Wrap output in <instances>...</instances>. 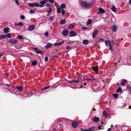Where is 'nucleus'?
Returning <instances> with one entry per match:
<instances>
[{
  "instance_id": "f257e3e1",
  "label": "nucleus",
  "mask_w": 131,
  "mask_h": 131,
  "mask_svg": "<svg viewBox=\"0 0 131 131\" xmlns=\"http://www.w3.org/2000/svg\"><path fill=\"white\" fill-rule=\"evenodd\" d=\"M81 5L83 7L88 8L90 7L91 5V4L82 1L81 2Z\"/></svg>"
},
{
  "instance_id": "f03ea898",
  "label": "nucleus",
  "mask_w": 131,
  "mask_h": 131,
  "mask_svg": "<svg viewBox=\"0 0 131 131\" xmlns=\"http://www.w3.org/2000/svg\"><path fill=\"white\" fill-rule=\"evenodd\" d=\"M18 42V41L16 40L11 39H9L7 42L8 43H11L12 44H14L17 43Z\"/></svg>"
},
{
  "instance_id": "7ed1b4c3",
  "label": "nucleus",
  "mask_w": 131,
  "mask_h": 131,
  "mask_svg": "<svg viewBox=\"0 0 131 131\" xmlns=\"http://www.w3.org/2000/svg\"><path fill=\"white\" fill-rule=\"evenodd\" d=\"M79 125V123L77 121H74L72 123V126L74 128H76Z\"/></svg>"
},
{
  "instance_id": "20e7f679",
  "label": "nucleus",
  "mask_w": 131,
  "mask_h": 131,
  "mask_svg": "<svg viewBox=\"0 0 131 131\" xmlns=\"http://www.w3.org/2000/svg\"><path fill=\"white\" fill-rule=\"evenodd\" d=\"M35 28V26L34 25H31L29 26L28 28V30L29 31H31L33 30Z\"/></svg>"
},
{
  "instance_id": "39448f33",
  "label": "nucleus",
  "mask_w": 131,
  "mask_h": 131,
  "mask_svg": "<svg viewBox=\"0 0 131 131\" xmlns=\"http://www.w3.org/2000/svg\"><path fill=\"white\" fill-rule=\"evenodd\" d=\"M28 5L29 6L31 7H33L34 6H35L36 7H38V4L36 3H35V4L33 3H28Z\"/></svg>"
},
{
  "instance_id": "423d86ee",
  "label": "nucleus",
  "mask_w": 131,
  "mask_h": 131,
  "mask_svg": "<svg viewBox=\"0 0 131 131\" xmlns=\"http://www.w3.org/2000/svg\"><path fill=\"white\" fill-rule=\"evenodd\" d=\"M40 4H38V7H40L42 8L43 7V5H44L45 3L44 1H41L40 2Z\"/></svg>"
},
{
  "instance_id": "0eeeda50",
  "label": "nucleus",
  "mask_w": 131,
  "mask_h": 131,
  "mask_svg": "<svg viewBox=\"0 0 131 131\" xmlns=\"http://www.w3.org/2000/svg\"><path fill=\"white\" fill-rule=\"evenodd\" d=\"M68 31L67 30H65L62 31V34L63 35L66 36L68 35Z\"/></svg>"
},
{
  "instance_id": "6e6552de",
  "label": "nucleus",
  "mask_w": 131,
  "mask_h": 131,
  "mask_svg": "<svg viewBox=\"0 0 131 131\" xmlns=\"http://www.w3.org/2000/svg\"><path fill=\"white\" fill-rule=\"evenodd\" d=\"M105 12V10L104 9L101 8H100L99 9L98 13L99 14L103 13Z\"/></svg>"
},
{
  "instance_id": "1a4fd4ad",
  "label": "nucleus",
  "mask_w": 131,
  "mask_h": 131,
  "mask_svg": "<svg viewBox=\"0 0 131 131\" xmlns=\"http://www.w3.org/2000/svg\"><path fill=\"white\" fill-rule=\"evenodd\" d=\"M98 31L97 30H96L93 33L92 37L94 38H95L96 34L98 33Z\"/></svg>"
},
{
  "instance_id": "9d476101",
  "label": "nucleus",
  "mask_w": 131,
  "mask_h": 131,
  "mask_svg": "<svg viewBox=\"0 0 131 131\" xmlns=\"http://www.w3.org/2000/svg\"><path fill=\"white\" fill-rule=\"evenodd\" d=\"M95 128V127H92L88 129L82 130L81 131H94L93 129Z\"/></svg>"
},
{
  "instance_id": "9b49d317",
  "label": "nucleus",
  "mask_w": 131,
  "mask_h": 131,
  "mask_svg": "<svg viewBox=\"0 0 131 131\" xmlns=\"http://www.w3.org/2000/svg\"><path fill=\"white\" fill-rule=\"evenodd\" d=\"M112 30L113 31L116 32V31L117 29V26H116L113 25L112 26Z\"/></svg>"
},
{
  "instance_id": "f8f14e48",
  "label": "nucleus",
  "mask_w": 131,
  "mask_h": 131,
  "mask_svg": "<svg viewBox=\"0 0 131 131\" xmlns=\"http://www.w3.org/2000/svg\"><path fill=\"white\" fill-rule=\"evenodd\" d=\"M70 34L71 35H70L71 37H73L75 36L77 34V33H74V32L73 31H71L70 32Z\"/></svg>"
},
{
  "instance_id": "ddd939ff",
  "label": "nucleus",
  "mask_w": 131,
  "mask_h": 131,
  "mask_svg": "<svg viewBox=\"0 0 131 131\" xmlns=\"http://www.w3.org/2000/svg\"><path fill=\"white\" fill-rule=\"evenodd\" d=\"M99 120V118L97 117H95L93 118V121L95 123H97Z\"/></svg>"
},
{
  "instance_id": "4468645a",
  "label": "nucleus",
  "mask_w": 131,
  "mask_h": 131,
  "mask_svg": "<svg viewBox=\"0 0 131 131\" xmlns=\"http://www.w3.org/2000/svg\"><path fill=\"white\" fill-rule=\"evenodd\" d=\"M66 6V5L64 3H62L60 6V8L61 9L65 8Z\"/></svg>"
},
{
  "instance_id": "2eb2a0df",
  "label": "nucleus",
  "mask_w": 131,
  "mask_h": 131,
  "mask_svg": "<svg viewBox=\"0 0 131 131\" xmlns=\"http://www.w3.org/2000/svg\"><path fill=\"white\" fill-rule=\"evenodd\" d=\"M92 68H93V70L96 72H97L98 70L99 67L98 66L92 67Z\"/></svg>"
},
{
  "instance_id": "dca6fc26",
  "label": "nucleus",
  "mask_w": 131,
  "mask_h": 131,
  "mask_svg": "<svg viewBox=\"0 0 131 131\" xmlns=\"http://www.w3.org/2000/svg\"><path fill=\"white\" fill-rule=\"evenodd\" d=\"M9 28H5L4 29V32L5 33H7L9 31Z\"/></svg>"
},
{
  "instance_id": "f3484780",
  "label": "nucleus",
  "mask_w": 131,
  "mask_h": 131,
  "mask_svg": "<svg viewBox=\"0 0 131 131\" xmlns=\"http://www.w3.org/2000/svg\"><path fill=\"white\" fill-rule=\"evenodd\" d=\"M52 46V44L51 43H48L46 46V48L48 49L51 47Z\"/></svg>"
},
{
  "instance_id": "a211bd4d",
  "label": "nucleus",
  "mask_w": 131,
  "mask_h": 131,
  "mask_svg": "<svg viewBox=\"0 0 131 131\" xmlns=\"http://www.w3.org/2000/svg\"><path fill=\"white\" fill-rule=\"evenodd\" d=\"M74 26L71 24H70L68 27V28L69 29H73L74 28Z\"/></svg>"
},
{
  "instance_id": "6ab92c4d",
  "label": "nucleus",
  "mask_w": 131,
  "mask_h": 131,
  "mask_svg": "<svg viewBox=\"0 0 131 131\" xmlns=\"http://www.w3.org/2000/svg\"><path fill=\"white\" fill-rule=\"evenodd\" d=\"M111 10L114 12H116V7L115 6L113 5L112 7L111 8Z\"/></svg>"
},
{
  "instance_id": "aec40b11",
  "label": "nucleus",
  "mask_w": 131,
  "mask_h": 131,
  "mask_svg": "<svg viewBox=\"0 0 131 131\" xmlns=\"http://www.w3.org/2000/svg\"><path fill=\"white\" fill-rule=\"evenodd\" d=\"M126 80L124 79L122 80V81L121 83L122 85L124 86H125V84L126 82Z\"/></svg>"
},
{
  "instance_id": "412c9836",
  "label": "nucleus",
  "mask_w": 131,
  "mask_h": 131,
  "mask_svg": "<svg viewBox=\"0 0 131 131\" xmlns=\"http://www.w3.org/2000/svg\"><path fill=\"white\" fill-rule=\"evenodd\" d=\"M20 91H21L23 90V88L22 86H17L16 87Z\"/></svg>"
},
{
  "instance_id": "4be33fe9",
  "label": "nucleus",
  "mask_w": 131,
  "mask_h": 131,
  "mask_svg": "<svg viewBox=\"0 0 131 131\" xmlns=\"http://www.w3.org/2000/svg\"><path fill=\"white\" fill-rule=\"evenodd\" d=\"M66 21V20L65 19L62 20L59 22V23L61 24H63Z\"/></svg>"
},
{
  "instance_id": "5701e85b",
  "label": "nucleus",
  "mask_w": 131,
  "mask_h": 131,
  "mask_svg": "<svg viewBox=\"0 0 131 131\" xmlns=\"http://www.w3.org/2000/svg\"><path fill=\"white\" fill-rule=\"evenodd\" d=\"M37 64V62L35 60L34 61L32 62V64L33 65L35 66Z\"/></svg>"
},
{
  "instance_id": "b1692460",
  "label": "nucleus",
  "mask_w": 131,
  "mask_h": 131,
  "mask_svg": "<svg viewBox=\"0 0 131 131\" xmlns=\"http://www.w3.org/2000/svg\"><path fill=\"white\" fill-rule=\"evenodd\" d=\"M122 91V89L121 87H119L117 88L116 90V92L118 93L119 92H121Z\"/></svg>"
},
{
  "instance_id": "393cba45",
  "label": "nucleus",
  "mask_w": 131,
  "mask_h": 131,
  "mask_svg": "<svg viewBox=\"0 0 131 131\" xmlns=\"http://www.w3.org/2000/svg\"><path fill=\"white\" fill-rule=\"evenodd\" d=\"M92 21L91 20H88L87 21V23H86L87 25H90V24L91 23H92Z\"/></svg>"
},
{
  "instance_id": "a878e982",
  "label": "nucleus",
  "mask_w": 131,
  "mask_h": 131,
  "mask_svg": "<svg viewBox=\"0 0 131 131\" xmlns=\"http://www.w3.org/2000/svg\"><path fill=\"white\" fill-rule=\"evenodd\" d=\"M83 42L84 44L86 45L88 43V41L86 40H84L83 41Z\"/></svg>"
},
{
  "instance_id": "bb28decb",
  "label": "nucleus",
  "mask_w": 131,
  "mask_h": 131,
  "mask_svg": "<svg viewBox=\"0 0 131 131\" xmlns=\"http://www.w3.org/2000/svg\"><path fill=\"white\" fill-rule=\"evenodd\" d=\"M54 18V17L53 16H52L49 18V21H52L53 20V19Z\"/></svg>"
},
{
  "instance_id": "cd10ccee",
  "label": "nucleus",
  "mask_w": 131,
  "mask_h": 131,
  "mask_svg": "<svg viewBox=\"0 0 131 131\" xmlns=\"http://www.w3.org/2000/svg\"><path fill=\"white\" fill-rule=\"evenodd\" d=\"M35 12V10L34 9H31L30 11V13L31 14H32Z\"/></svg>"
},
{
  "instance_id": "c85d7f7f",
  "label": "nucleus",
  "mask_w": 131,
  "mask_h": 131,
  "mask_svg": "<svg viewBox=\"0 0 131 131\" xmlns=\"http://www.w3.org/2000/svg\"><path fill=\"white\" fill-rule=\"evenodd\" d=\"M36 53L42 54L43 53V52L41 50H38V51H37Z\"/></svg>"
},
{
  "instance_id": "c756f323",
  "label": "nucleus",
  "mask_w": 131,
  "mask_h": 131,
  "mask_svg": "<svg viewBox=\"0 0 131 131\" xmlns=\"http://www.w3.org/2000/svg\"><path fill=\"white\" fill-rule=\"evenodd\" d=\"M5 37H7L8 38H10L11 37V35L10 33H9L6 35Z\"/></svg>"
},
{
  "instance_id": "7c9ffc66",
  "label": "nucleus",
  "mask_w": 131,
  "mask_h": 131,
  "mask_svg": "<svg viewBox=\"0 0 131 131\" xmlns=\"http://www.w3.org/2000/svg\"><path fill=\"white\" fill-rule=\"evenodd\" d=\"M60 7H58L57 8V13L59 14L60 13Z\"/></svg>"
},
{
  "instance_id": "2f4dec72",
  "label": "nucleus",
  "mask_w": 131,
  "mask_h": 131,
  "mask_svg": "<svg viewBox=\"0 0 131 131\" xmlns=\"http://www.w3.org/2000/svg\"><path fill=\"white\" fill-rule=\"evenodd\" d=\"M5 37V35H0V39L1 40L4 38Z\"/></svg>"
},
{
  "instance_id": "473e14b6",
  "label": "nucleus",
  "mask_w": 131,
  "mask_h": 131,
  "mask_svg": "<svg viewBox=\"0 0 131 131\" xmlns=\"http://www.w3.org/2000/svg\"><path fill=\"white\" fill-rule=\"evenodd\" d=\"M73 82L75 83H78L79 81L77 79H73Z\"/></svg>"
},
{
  "instance_id": "72a5a7b5",
  "label": "nucleus",
  "mask_w": 131,
  "mask_h": 131,
  "mask_svg": "<svg viewBox=\"0 0 131 131\" xmlns=\"http://www.w3.org/2000/svg\"><path fill=\"white\" fill-rule=\"evenodd\" d=\"M17 25L18 26H23V23L21 22H19L17 24Z\"/></svg>"
},
{
  "instance_id": "f704fd0d",
  "label": "nucleus",
  "mask_w": 131,
  "mask_h": 131,
  "mask_svg": "<svg viewBox=\"0 0 131 131\" xmlns=\"http://www.w3.org/2000/svg\"><path fill=\"white\" fill-rule=\"evenodd\" d=\"M46 6L47 7H49V8H50L51 7L50 6V3H47L46 4Z\"/></svg>"
},
{
  "instance_id": "c9c22d12",
  "label": "nucleus",
  "mask_w": 131,
  "mask_h": 131,
  "mask_svg": "<svg viewBox=\"0 0 131 131\" xmlns=\"http://www.w3.org/2000/svg\"><path fill=\"white\" fill-rule=\"evenodd\" d=\"M113 96L115 98H116L118 97V95L117 94V93L114 94H113Z\"/></svg>"
},
{
  "instance_id": "e433bc0d",
  "label": "nucleus",
  "mask_w": 131,
  "mask_h": 131,
  "mask_svg": "<svg viewBox=\"0 0 131 131\" xmlns=\"http://www.w3.org/2000/svg\"><path fill=\"white\" fill-rule=\"evenodd\" d=\"M104 127L103 126H102V125H100L99 126L98 128L99 129H104Z\"/></svg>"
},
{
  "instance_id": "4c0bfd02",
  "label": "nucleus",
  "mask_w": 131,
  "mask_h": 131,
  "mask_svg": "<svg viewBox=\"0 0 131 131\" xmlns=\"http://www.w3.org/2000/svg\"><path fill=\"white\" fill-rule=\"evenodd\" d=\"M106 112L105 110L103 112V116H105L106 114Z\"/></svg>"
},
{
  "instance_id": "58836bf2",
  "label": "nucleus",
  "mask_w": 131,
  "mask_h": 131,
  "mask_svg": "<svg viewBox=\"0 0 131 131\" xmlns=\"http://www.w3.org/2000/svg\"><path fill=\"white\" fill-rule=\"evenodd\" d=\"M108 44H109V46L110 48L112 47H111V42L109 41V40H108Z\"/></svg>"
},
{
  "instance_id": "ea45409f",
  "label": "nucleus",
  "mask_w": 131,
  "mask_h": 131,
  "mask_svg": "<svg viewBox=\"0 0 131 131\" xmlns=\"http://www.w3.org/2000/svg\"><path fill=\"white\" fill-rule=\"evenodd\" d=\"M15 3H16L17 5L18 6H19V3L18 1V0H15Z\"/></svg>"
},
{
  "instance_id": "a19ab883",
  "label": "nucleus",
  "mask_w": 131,
  "mask_h": 131,
  "mask_svg": "<svg viewBox=\"0 0 131 131\" xmlns=\"http://www.w3.org/2000/svg\"><path fill=\"white\" fill-rule=\"evenodd\" d=\"M61 13H62V14L63 15L65 13V12L64 9H62L61 10Z\"/></svg>"
},
{
  "instance_id": "79ce46f5",
  "label": "nucleus",
  "mask_w": 131,
  "mask_h": 131,
  "mask_svg": "<svg viewBox=\"0 0 131 131\" xmlns=\"http://www.w3.org/2000/svg\"><path fill=\"white\" fill-rule=\"evenodd\" d=\"M49 88V87L48 86H47L46 87H45L44 88H43L42 89V91H43L45 89H48Z\"/></svg>"
},
{
  "instance_id": "37998d69",
  "label": "nucleus",
  "mask_w": 131,
  "mask_h": 131,
  "mask_svg": "<svg viewBox=\"0 0 131 131\" xmlns=\"http://www.w3.org/2000/svg\"><path fill=\"white\" fill-rule=\"evenodd\" d=\"M20 18L21 19H24L25 18V17L24 15H21L20 16Z\"/></svg>"
},
{
  "instance_id": "c03bdc74",
  "label": "nucleus",
  "mask_w": 131,
  "mask_h": 131,
  "mask_svg": "<svg viewBox=\"0 0 131 131\" xmlns=\"http://www.w3.org/2000/svg\"><path fill=\"white\" fill-rule=\"evenodd\" d=\"M17 37H18V38H19V39H21L22 38V36L19 35H18V36Z\"/></svg>"
},
{
  "instance_id": "a18cd8bd",
  "label": "nucleus",
  "mask_w": 131,
  "mask_h": 131,
  "mask_svg": "<svg viewBox=\"0 0 131 131\" xmlns=\"http://www.w3.org/2000/svg\"><path fill=\"white\" fill-rule=\"evenodd\" d=\"M49 35V33L48 32H45V35L46 37L48 36Z\"/></svg>"
},
{
  "instance_id": "49530a36",
  "label": "nucleus",
  "mask_w": 131,
  "mask_h": 131,
  "mask_svg": "<svg viewBox=\"0 0 131 131\" xmlns=\"http://www.w3.org/2000/svg\"><path fill=\"white\" fill-rule=\"evenodd\" d=\"M82 29L83 30H85L87 29V28L86 27H82Z\"/></svg>"
},
{
  "instance_id": "de8ad7c7",
  "label": "nucleus",
  "mask_w": 131,
  "mask_h": 131,
  "mask_svg": "<svg viewBox=\"0 0 131 131\" xmlns=\"http://www.w3.org/2000/svg\"><path fill=\"white\" fill-rule=\"evenodd\" d=\"M54 5L56 7H58L59 6L57 2L54 3Z\"/></svg>"
},
{
  "instance_id": "09e8293b",
  "label": "nucleus",
  "mask_w": 131,
  "mask_h": 131,
  "mask_svg": "<svg viewBox=\"0 0 131 131\" xmlns=\"http://www.w3.org/2000/svg\"><path fill=\"white\" fill-rule=\"evenodd\" d=\"M108 41H107L106 40L105 41V44L106 46H108Z\"/></svg>"
},
{
  "instance_id": "8fccbe9b",
  "label": "nucleus",
  "mask_w": 131,
  "mask_h": 131,
  "mask_svg": "<svg viewBox=\"0 0 131 131\" xmlns=\"http://www.w3.org/2000/svg\"><path fill=\"white\" fill-rule=\"evenodd\" d=\"M49 10L47 11V12L48 13H49L50 12H51V11L52 10L51 7L50 8H49Z\"/></svg>"
},
{
  "instance_id": "3c124183",
  "label": "nucleus",
  "mask_w": 131,
  "mask_h": 131,
  "mask_svg": "<svg viewBox=\"0 0 131 131\" xmlns=\"http://www.w3.org/2000/svg\"><path fill=\"white\" fill-rule=\"evenodd\" d=\"M34 49L36 51V53L37 52V51H38V50L37 49V48H36V47H35V48H34Z\"/></svg>"
},
{
  "instance_id": "603ef678",
  "label": "nucleus",
  "mask_w": 131,
  "mask_h": 131,
  "mask_svg": "<svg viewBox=\"0 0 131 131\" xmlns=\"http://www.w3.org/2000/svg\"><path fill=\"white\" fill-rule=\"evenodd\" d=\"M54 46H59L58 43H55L54 44Z\"/></svg>"
},
{
  "instance_id": "864d4df0",
  "label": "nucleus",
  "mask_w": 131,
  "mask_h": 131,
  "mask_svg": "<svg viewBox=\"0 0 131 131\" xmlns=\"http://www.w3.org/2000/svg\"><path fill=\"white\" fill-rule=\"evenodd\" d=\"M49 2L51 3H53L54 2V0H49Z\"/></svg>"
},
{
  "instance_id": "5fc2aeb1",
  "label": "nucleus",
  "mask_w": 131,
  "mask_h": 131,
  "mask_svg": "<svg viewBox=\"0 0 131 131\" xmlns=\"http://www.w3.org/2000/svg\"><path fill=\"white\" fill-rule=\"evenodd\" d=\"M109 49H110V50H111V52L112 53H113V52H114V51L113 50V49L112 48V47L110 48H109Z\"/></svg>"
},
{
  "instance_id": "6e6d98bb",
  "label": "nucleus",
  "mask_w": 131,
  "mask_h": 131,
  "mask_svg": "<svg viewBox=\"0 0 131 131\" xmlns=\"http://www.w3.org/2000/svg\"><path fill=\"white\" fill-rule=\"evenodd\" d=\"M66 48L68 50H70L71 49V48L70 46H67L66 47Z\"/></svg>"
},
{
  "instance_id": "4d7b16f0",
  "label": "nucleus",
  "mask_w": 131,
  "mask_h": 131,
  "mask_svg": "<svg viewBox=\"0 0 131 131\" xmlns=\"http://www.w3.org/2000/svg\"><path fill=\"white\" fill-rule=\"evenodd\" d=\"M45 61L46 62H47L48 61V58L47 57H45Z\"/></svg>"
},
{
  "instance_id": "13d9d810",
  "label": "nucleus",
  "mask_w": 131,
  "mask_h": 131,
  "mask_svg": "<svg viewBox=\"0 0 131 131\" xmlns=\"http://www.w3.org/2000/svg\"><path fill=\"white\" fill-rule=\"evenodd\" d=\"M73 42L72 41H70L69 42H68V44H71L72 43H73Z\"/></svg>"
},
{
  "instance_id": "bf43d9fd",
  "label": "nucleus",
  "mask_w": 131,
  "mask_h": 131,
  "mask_svg": "<svg viewBox=\"0 0 131 131\" xmlns=\"http://www.w3.org/2000/svg\"><path fill=\"white\" fill-rule=\"evenodd\" d=\"M31 95V93H28L27 94V96L28 97L30 96Z\"/></svg>"
},
{
  "instance_id": "052dcab7",
  "label": "nucleus",
  "mask_w": 131,
  "mask_h": 131,
  "mask_svg": "<svg viewBox=\"0 0 131 131\" xmlns=\"http://www.w3.org/2000/svg\"><path fill=\"white\" fill-rule=\"evenodd\" d=\"M69 82L70 83H73V79L71 80L70 81H69Z\"/></svg>"
},
{
  "instance_id": "680f3d73",
  "label": "nucleus",
  "mask_w": 131,
  "mask_h": 131,
  "mask_svg": "<svg viewBox=\"0 0 131 131\" xmlns=\"http://www.w3.org/2000/svg\"><path fill=\"white\" fill-rule=\"evenodd\" d=\"M99 40L100 41H104V39H103V38H100Z\"/></svg>"
},
{
  "instance_id": "e2e57ef3",
  "label": "nucleus",
  "mask_w": 131,
  "mask_h": 131,
  "mask_svg": "<svg viewBox=\"0 0 131 131\" xmlns=\"http://www.w3.org/2000/svg\"><path fill=\"white\" fill-rule=\"evenodd\" d=\"M112 129L111 128H109L107 130V131H111Z\"/></svg>"
},
{
  "instance_id": "0e129e2a",
  "label": "nucleus",
  "mask_w": 131,
  "mask_h": 131,
  "mask_svg": "<svg viewBox=\"0 0 131 131\" xmlns=\"http://www.w3.org/2000/svg\"><path fill=\"white\" fill-rule=\"evenodd\" d=\"M43 1L45 2V3L47 2H49V0H44Z\"/></svg>"
},
{
  "instance_id": "69168bd1",
  "label": "nucleus",
  "mask_w": 131,
  "mask_h": 131,
  "mask_svg": "<svg viewBox=\"0 0 131 131\" xmlns=\"http://www.w3.org/2000/svg\"><path fill=\"white\" fill-rule=\"evenodd\" d=\"M60 43L61 45L62 44H63L64 43V41H62Z\"/></svg>"
},
{
  "instance_id": "338daca9",
  "label": "nucleus",
  "mask_w": 131,
  "mask_h": 131,
  "mask_svg": "<svg viewBox=\"0 0 131 131\" xmlns=\"http://www.w3.org/2000/svg\"><path fill=\"white\" fill-rule=\"evenodd\" d=\"M58 57V56L56 55L53 56V57L57 58Z\"/></svg>"
},
{
  "instance_id": "774afa93",
  "label": "nucleus",
  "mask_w": 131,
  "mask_h": 131,
  "mask_svg": "<svg viewBox=\"0 0 131 131\" xmlns=\"http://www.w3.org/2000/svg\"><path fill=\"white\" fill-rule=\"evenodd\" d=\"M6 76H7V77H8L9 75L8 74V73H6Z\"/></svg>"
}]
</instances>
